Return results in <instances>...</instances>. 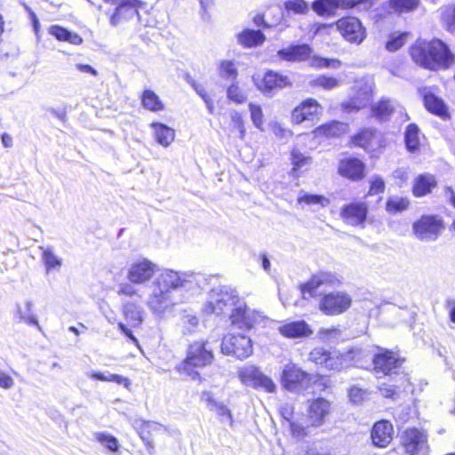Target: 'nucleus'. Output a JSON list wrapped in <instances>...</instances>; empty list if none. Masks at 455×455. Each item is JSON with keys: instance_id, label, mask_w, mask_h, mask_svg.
I'll use <instances>...</instances> for the list:
<instances>
[{"instance_id": "obj_1", "label": "nucleus", "mask_w": 455, "mask_h": 455, "mask_svg": "<svg viewBox=\"0 0 455 455\" xmlns=\"http://www.w3.org/2000/svg\"><path fill=\"white\" fill-rule=\"evenodd\" d=\"M204 311L218 315H228L231 324L243 330L251 329L262 318L259 312L248 309L237 291L228 285H220L211 290Z\"/></svg>"}, {"instance_id": "obj_2", "label": "nucleus", "mask_w": 455, "mask_h": 455, "mask_svg": "<svg viewBox=\"0 0 455 455\" xmlns=\"http://www.w3.org/2000/svg\"><path fill=\"white\" fill-rule=\"evenodd\" d=\"M413 60L430 70L447 69L455 62V56L440 39L422 42L411 48Z\"/></svg>"}, {"instance_id": "obj_3", "label": "nucleus", "mask_w": 455, "mask_h": 455, "mask_svg": "<svg viewBox=\"0 0 455 455\" xmlns=\"http://www.w3.org/2000/svg\"><path fill=\"white\" fill-rule=\"evenodd\" d=\"M213 359V351L208 347L206 341H195L188 346L186 358L176 369L181 375H186L192 380L202 381L200 373L195 368L210 365Z\"/></svg>"}, {"instance_id": "obj_4", "label": "nucleus", "mask_w": 455, "mask_h": 455, "mask_svg": "<svg viewBox=\"0 0 455 455\" xmlns=\"http://www.w3.org/2000/svg\"><path fill=\"white\" fill-rule=\"evenodd\" d=\"M277 56L283 60L291 62L308 61L311 67L328 68L331 63L339 64V60H328L314 54L312 47L307 44H291L277 52Z\"/></svg>"}, {"instance_id": "obj_5", "label": "nucleus", "mask_w": 455, "mask_h": 455, "mask_svg": "<svg viewBox=\"0 0 455 455\" xmlns=\"http://www.w3.org/2000/svg\"><path fill=\"white\" fill-rule=\"evenodd\" d=\"M199 275L194 272H177L163 269L153 282V285L172 294L180 288H191L198 283Z\"/></svg>"}, {"instance_id": "obj_6", "label": "nucleus", "mask_w": 455, "mask_h": 455, "mask_svg": "<svg viewBox=\"0 0 455 455\" xmlns=\"http://www.w3.org/2000/svg\"><path fill=\"white\" fill-rule=\"evenodd\" d=\"M443 230V220L436 215H423L413 224L414 234L422 242L436 241Z\"/></svg>"}, {"instance_id": "obj_7", "label": "nucleus", "mask_w": 455, "mask_h": 455, "mask_svg": "<svg viewBox=\"0 0 455 455\" xmlns=\"http://www.w3.org/2000/svg\"><path fill=\"white\" fill-rule=\"evenodd\" d=\"M310 381V375L295 363H289L284 365L281 374V383L286 390L299 393L308 387Z\"/></svg>"}, {"instance_id": "obj_8", "label": "nucleus", "mask_w": 455, "mask_h": 455, "mask_svg": "<svg viewBox=\"0 0 455 455\" xmlns=\"http://www.w3.org/2000/svg\"><path fill=\"white\" fill-rule=\"evenodd\" d=\"M237 374L241 382L248 387L260 388L267 393H274L276 389L274 381L254 365L243 366Z\"/></svg>"}, {"instance_id": "obj_9", "label": "nucleus", "mask_w": 455, "mask_h": 455, "mask_svg": "<svg viewBox=\"0 0 455 455\" xmlns=\"http://www.w3.org/2000/svg\"><path fill=\"white\" fill-rule=\"evenodd\" d=\"M221 352L243 360L252 354L251 339L245 335H226L221 343Z\"/></svg>"}, {"instance_id": "obj_10", "label": "nucleus", "mask_w": 455, "mask_h": 455, "mask_svg": "<svg viewBox=\"0 0 455 455\" xmlns=\"http://www.w3.org/2000/svg\"><path fill=\"white\" fill-rule=\"evenodd\" d=\"M104 2L115 6V11L110 16V23L113 26L134 16L140 19L139 9L145 5V3L140 0H104Z\"/></svg>"}, {"instance_id": "obj_11", "label": "nucleus", "mask_w": 455, "mask_h": 455, "mask_svg": "<svg viewBox=\"0 0 455 455\" xmlns=\"http://www.w3.org/2000/svg\"><path fill=\"white\" fill-rule=\"evenodd\" d=\"M352 304L349 294L344 291H332L325 294L319 302V309L327 315H338L346 312Z\"/></svg>"}, {"instance_id": "obj_12", "label": "nucleus", "mask_w": 455, "mask_h": 455, "mask_svg": "<svg viewBox=\"0 0 455 455\" xmlns=\"http://www.w3.org/2000/svg\"><path fill=\"white\" fill-rule=\"evenodd\" d=\"M373 372L378 379L396 376L398 369V358L393 352L378 347V352L372 359Z\"/></svg>"}, {"instance_id": "obj_13", "label": "nucleus", "mask_w": 455, "mask_h": 455, "mask_svg": "<svg viewBox=\"0 0 455 455\" xmlns=\"http://www.w3.org/2000/svg\"><path fill=\"white\" fill-rule=\"evenodd\" d=\"M337 276L331 272H319L314 275L310 280L300 285L303 299H308L320 294L319 289L325 286H335L339 283Z\"/></svg>"}, {"instance_id": "obj_14", "label": "nucleus", "mask_w": 455, "mask_h": 455, "mask_svg": "<svg viewBox=\"0 0 455 455\" xmlns=\"http://www.w3.org/2000/svg\"><path fill=\"white\" fill-rule=\"evenodd\" d=\"M157 271V266L148 259H139L128 268L127 279L134 284H144L149 282Z\"/></svg>"}, {"instance_id": "obj_15", "label": "nucleus", "mask_w": 455, "mask_h": 455, "mask_svg": "<svg viewBox=\"0 0 455 455\" xmlns=\"http://www.w3.org/2000/svg\"><path fill=\"white\" fill-rule=\"evenodd\" d=\"M147 305L154 315H164L174 307L175 302L172 299V294L152 284Z\"/></svg>"}, {"instance_id": "obj_16", "label": "nucleus", "mask_w": 455, "mask_h": 455, "mask_svg": "<svg viewBox=\"0 0 455 455\" xmlns=\"http://www.w3.org/2000/svg\"><path fill=\"white\" fill-rule=\"evenodd\" d=\"M336 24L343 37L351 43L360 44L365 38V30L356 18H344Z\"/></svg>"}, {"instance_id": "obj_17", "label": "nucleus", "mask_w": 455, "mask_h": 455, "mask_svg": "<svg viewBox=\"0 0 455 455\" xmlns=\"http://www.w3.org/2000/svg\"><path fill=\"white\" fill-rule=\"evenodd\" d=\"M132 426L147 446L148 454L153 455L155 447L151 440L152 433L165 431V427L155 421H145L140 419L134 420L132 422Z\"/></svg>"}, {"instance_id": "obj_18", "label": "nucleus", "mask_w": 455, "mask_h": 455, "mask_svg": "<svg viewBox=\"0 0 455 455\" xmlns=\"http://www.w3.org/2000/svg\"><path fill=\"white\" fill-rule=\"evenodd\" d=\"M322 113V107L314 99H307L301 102L292 111L291 118L296 124H300L306 120H313Z\"/></svg>"}, {"instance_id": "obj_19", "label": "nucleus", "mask_w": 455, "mask_h": 455, "mask_svg": "<svg viewBox=\"0 0 455 455\" xmlns=\"http://www.w3.org/2000/svg\"><path fill=\"white\" fill-rule=\"evenodd\" d=\"M363 0H316L312 4V9L319 15L331 16L339 8H352Z\"/></svg>"}, {"instance_id": "obj_20", "label": "nucleus", "mask_w": 455, "mask_h": 455, "mask_svg": "<svg viewBox=\"0 0 455 455\" xmlns=\"http://www.w3.org/2000/svg\"><path fill=\"white\" fill-rule=\"evenodd\" d=\"M367 206L363 203H353L342 208L340 216L349 225L358 226L364 222Z\"/></svg>"}, {"instance_id": "obj_21", "label": "nucleus", "mask_w": 455, "mask_h": 455, "mask_svg": "<svg viewBox=\"0 0 455 455\" xmlns=\"http://www.w3.org/2000/svg\"><path fill=\"white\" fill-rule=\"evenodd\" d=\"M371 437L375 446L387 447L393 438V426L387 420L375 423L371 429Z\"/></svg>"}, {"instance_id": "obj_22", "label": "nucleus", "mask_w": 455, "mask_h": 455, "mask_svg": "<svg viewBox=\"0 0 455 455\" xmlns=\"http://www.w3.org/2000/svg\"><path fill=\"white\" fill-rule=\"evenodd\" d=\"M331 411V403L323 398H318L311 402L308 409L310 425L319 427L323 424L325 418Z\"/></svg>"}, {"instance_id": "obj_23", "label": "nucleus", "mask_w": 455, "mask_h": 455, "mask_svg": "<svg viewBox=\"0 0 455 455\" xmlns=\"http://www.w3.org/2000/svg\"><path fill=\"white\" fill-rule=\"evenodd\" d=\"M372 87L369 84H363L351 100L343 104L347 110H359L365 108L371 100Z\"/></svg>"}, {"instance_id": "obj_24", "label": "nucleus", "mask_w": 455, "mask_h": 455, "mask_svg": "<svg viewBox=\"0 0 455 455\" xmlns=\"http://www.w3.org/2000/svg\"><path fill=\"white\" fill-rule=\"evenodd\" d=\"M339 172L353 180H361L364 175V164L357 158H347L339 162Z\"/></svg>"}, {"instance_id": "obj_25", "label": "nucleus", "mask_w": 455, "mask_h": 455, "mask_svg": "<svg viewBox=\"0 0 455 455\" xmlns=\"http://www.w3.org/2000/svg\"><path fill=\"white\" fill-rule=\"evenodd\" d=\"M258 88L264 93H270L275 89L284 88L289 84L288 77L278 73L268 71L260 82L256 83Z\"/></svg>"}, {"instance_id": "obj_26", "label": "nucleus", "mask_w": 455, "mask_h": 455, "mask_svg": "<svg viewBox=\"0 0 455 455\" xmlns=\"http://www.w3.org/2000/svg\"><path fill=\"white\" fill-rule=\"evenodd\" d=\"M278 330L283 336L291 339L304 338L312 333V330L305 321L288 323L280 326Z\"/></svg>"}, {"instance_id": "obj_27", "label": "nucleus", "mask_w": 455, "mask_h": 455, "mask_svg": "<svg viewBox=\"0 0 455 455\" xmlns=\"http://www.w3.org/2000/svg\"><path fill=\"white\" fill-rule=\"evenodd\" d=\"M353 144L365 150L374 151L380 142V135L373 130H364L352 139Z\"/></svg>"}, {"instance_id": "obj_28", "label": "nucleus", "mask_w": 455, "mask_h": 455, "mask_svg": "<svg viewBox=\"0 0 455 455\" xmlns=\"http://www.w3.org/2000/svg\"><path fill=\"white\" fill-rule=\"evenodd\" d=\"M426 443V436L416 428L406 430L403 436V445L406 449V452L413 453L420 451Z\"/></svg>"}, {"instance_id": "obj_29", "label": "nucleus", "mask_w": 455, "mask_h": 455, "mask_svg": "<svg viewBox=\"0 0 455 455\" xmlns=\"http://www.w3.org/2000/svg\"><path fill=\"white\" fill-rule=\"evenodd\" d=\"M423 98L424 105L429 112L440 116L443 119H445L449 116L447 107L442 99L435 96L427 89L424 90Z\"/></svg>"}, {"instance_id": "obj_30", "label": "nucleus", "mask_w": 455, "mask_h": 455, "mask_svg": "<svg viewBox=\"0 0 455 455\" xmlns=\"http://www.w3.org/2000/svg\"><path fill=\"white\" fill-rule=\"evenodd\" d=\"M347 125L345 123L331 121L315 129V138H335L347 132Z\"/></svg>"}, {"instance_id": "obj_31", "label": "nucleus", "mask_w": 455, "mask_h": 455, "mask_svg": "<svg viewBox=\"0 0 455 455\" xmlns=\"http://www.w3.org/2000/svg\"><path fill=\"white\" fill-rule=\"evenodd\" d=\"M355 353H359V351L353 348L344 354L332 355L330 354L324 367L329 370L341 371L342 369L347 368L352 364V361L355 358Z\"/></svg>"}, {"instance_id": "obj_32", "label": "nucleus", "mask_w": 455, "mask_h": 455, "mask_svg": "<svg viewBox=\"0 0 455 455\" xmlns=\"http://www.w3.org/2000/svg\"><path fill=\"white\" fill-rule=\"evenodd\" d=\"M437 186L435 177L430 173H424L419 175L414 180L413 195L417 197H421L431 193L432 189Z\"/></svg>"}, {"instance_id": "obj_33", "label": "nucleus", "mask_w": 455, "mask_h": 455, "mask_svg": "<svg viewBox=\"0 0 455 455\" xmlns=\"http://www.w3.org/2000/svg\"><path fill=\"white\" fill-rule=\"evenodd\" d=\"M264 41L265 36L259 30L244 29L237 35L238 44L247 48L260 45Z\"/></svg>"}, {"instance_id": "obj_34", "label": "nucleus", "mask_w": 455, "mask_h": 455, "mask_svg": "<svg viewBox=\"0 0 455 455\" xmlns=\"http://www.w3.org/2000/svg\"><path fill=\"white\" fill-rule=\"evenodd\" d=\"M151 127L154 130V135L156 141L163 147H169L175 139L173 129L160 123H152Z\"/></svg>"}, {"instance_id": "obj_35", "label": "nucleus", "mask_w": 455, "mask_h": 455, "mask_svg": "<svg viewBox=\"0 0 455 455\" xmlns=\"http://www.w3.org/2000/svg\"><path fill=\"white\" fill-rule=\"evenodd\" d=\"M140 100L143 108L149 111L159 112L164 108V103L152 90H145L141 94Z\"/></svg>"}, {"instance_id": "obj_36", "label": "nucleus", "mask_w": 455, "mask_h": 455, "mask_svg": "<svg viewBox=\"0 0 455 455\" xmlns=\"http://www.w3.org/2000/svg\"><path fill=\"white\" fill-rule=\"evenodd\" d=\"M404 142L410 153H416L419 149V130L414 124H409L404 134Z\"/></svg>"}, {"instance_id": "obj_37", "label": "nucleus", "mask_w": 455, "mask_h": 455, "mask_svg": "<svg viewBox=\"0 0 455 455\" xmlns=\"http://www.w3.org/2000/svg\"><path fill=\"white\" fill-rule=\"evenodd\" d=\"M123 312L127 320H129L133 326L140 325L142 321L143 311L141 307L133 302H126L123 306Z\"/></svg>"}, {"instance_id": "obj_38", "label": "nucleus", "mask_w": 455, "mask_h": 455, "mask_svg": "<svg viewBox=\"0 0 455 455\" xmlns=\"http://www.w3.org/2000/svg\"><path fill=\"white\" fill-rule=\"evenodd\" d=\"M51 34L60 41H66L75 45H79L83 43V39L79 35L59 26H52L51 28Z\"/></svg>"}, {"instance_id": "obj_39", "label": "nucleus", "mask_w": 455, "mask_h": 455, "mask_svg": "<svg viewBox=\"0 0 455 455\" xmlns=\"http://www.w3.org/2000/svg\"><path fill=\"white\" fill-rule=\"evenodd\" d=\"M32 308L33 303L30 300H28L24 308H21L20 306L17 307V315L21 321H24L28 324L36 325L40 329L36 316L32 314Z\"/></svg>"}, {"instance_id": "obj_40", "label": "nucleus", "mask_w": 455, "mask_h": 455, "mask_svg": "<svg viewBox=\"0 0 455 455\" xmlns=\"http://www.w3.org/2000/svg\"><path fill=\"white\" fill-rule=\"evenodd\" d=\"M42 250V259L44 264L46 267L47 271H49L52 268H59L60 267L62 264V259L59 257H57L52 248L50 247H40Z\"/></svg>"}, {"instance_id": "obj_41", "label": "nucleus", "mask_w": 455, "mask_h": 455, "mask_svg": "<svg viewBox=\"0 0 455 455\" xmlns=\"http://www.w3.org/2000/svg\"><path fill=\"white\" fill-rule=\"evenodd\" d=\"M371 109L373 115L380 120L387 119L394 112V108L387 100L379 101Z\"/></svg>"}, {"instance_id": "obj_42", "label": "nucleus", "mask_w": 455, "mask_h": 455, "mask_svg": "<svg viewBox=\"0 0 455 455\" xmlns=\"http://www.w3.org/2000/svg\"><path fill=\"white\" fill-rule=\"evenodd\" d=\"M339 79L331 76H319L310 82L312 86H319L325 90H331L339 85Z\"/></svg>"}, {"instance_id": "obj_43", "label": "nucleus", "mask_w": 455, "mask_h": 455, "mask_svg": "<svg viewBox=\"0 0 455 455\" xmlns=\"http://www.w3.org/2000/svg\"><path fill=\"white\" fill-rule=\"evenodd\" d=\"M227 97L228 100L236 104H242L247 100V96L238 86L237 83H233L230 86H228L227 89Z\"/></svg>"}, {"instance_id": "obj_44", "label": "nucleus", "mask_w": 455, "mask_h": 455, "mask_svg": "<svg viewBox=\"0 0 455 455\" xmlns=\"http://www.w3.org/2000/svg\"><path fill=\"white\" fill-rule=\"evenodd\" d=\"M237 69L235 63L230 60H223L220 66V75L224 79H231L235 81L237 77Z\"/></svg>"}, {"instance_id": "obj_45", "label": "nucleus", "mask_w": 455, "mask_h": 455, "mask_svg": "<svg viewBox=\"0 0 455 455\" xmlns=\"http://www.w3.org/2000/svg\"><path fill=\"white\" fill-rule=\"evenodd\" d=\"M299 204H306L307 205L319 204L322 207H325L329 204L330 201L328 198L318 196V195H307L305 194L298 198Z\"/></svg>"}, {"instance_id": "obj_46", "label": "nucleus", "mask_w": 455, "mask_h": 455, "mask_svg": "<svg viewBox=\"0 0 455 455\" xmlns=\"http://www.w3.org/2000/svg\"><path fill=\"white\" fill-rule=\"evenodd\" d=\"M291 163L293 165L292 171L297 172L302 167L311 164L312 159L294 149L291 152Z\"/></svg>"}, {"instance_id": "obj_47", "label": "nucleus", "mask_w": 455, "mask_h": 455, "mask_svg": "<svg viewBox=\"0 0 455 455\" xmlns=\"http://www.w3.org/2000/svg\"><path fill=\"white\" fill-rule=\"evenodd\" d=\"M249 110L251 113V122L253 123L254 126L257 127L258 129L263 131L264 119H263V113H262V109H261L260 106L253 104V103H250Z\"/></svg>"}, {"instance_id": "obj_48", "label": "nucleus", "mask_w": 455, "mask_h": 455, "mask_svg": "<svg viewBox=\"0 0 455 455\" xmlns=\"http://www.w3.org/2000/svg\"><path fill=\"white\" fill-rule=\"evenodd\" d=\"M230 118L233 125L232 132H236L238 137L243 140L245 137V128L242 116L237 111L234 110L230 113Z\"/></svg>"}, {"instance_id": "obj_49", "label": "nucleus", "mask_w": 455, "mask_h": 455, "mask_svg": "<svg viewBox=\"0 0 455 455\" xmlns=\"http://www.w3.org/2000/svg\"><path fill=\"white\" fill-rule=\"evenodd\" d=\"M214 412L218 415L220 418V420L221 422H226L229 426H232L234 423L233 416L231 413V411L221 402H220L215 407H214Z\"/></svg>"}, {"instance_id": "obj_50", "label": "nucleus", "mask_w": 455, "mask_h": 455, "mask_svg": "<svg viewBox=\"0 0 455 455\" xmlns=\"http://www.w3.org/2000/svg\"><path fill=\"white\" fill-rule=\"evenodd\" d=\"M96 439L101 444L105 445L108 450L116 451L118 450V442L116 437L105 433L96 434Z\"/></svg>"}, {"instance_id": "obj_51", "label": "nucleus", "mask_w": 455, "mask_h": 455, "mask_svg": "<svg viewBox=\"0 0 455 455\" xmlns=\"http://www.w3.org/2000/svg\"><path fill=\"white\" fill-rule=\"evenodd\" d=\"M329 355L330 352L326 349L323 347H316L310 352L309 358L316 364L323 365L324 367Z\"/></svg>"}, {"instance_id": "obj_52", "label": "nucleus", "mask_w": 455, "mask_h": 455, "mask_svg": "<svg viewBox=\"0 0 455 455\" xmlns=\"http://www.w3.org/2000/svg\"><path fill=\"white\" fill-rule=\"evenodd\" d=\"M182 323L186 333H191L197 327L199 319L195 315L186 313L182 316Z\"/></svg>"}, {"instance_id": "obj_53", "label": "nucleus", "mask_w": 455, "mask_h": 455, "mask_svg": "<svg viewBox=\"0 0 455 455\" xmlns=\"http://www.w3.org/2000/svg\"><path fill=\"white\" fill-rule=\"evenodd\" d=\"M400 386L403 387V393L411 395V399H409V401H411L414 403L416 401V399L414 398V393L416 388L414 383L411 381V378L407 373H404L403 374V376H400Z\"/></svg>"}, {"instance_id": "obj_54", "label": "nucleus", "mask_w": 455, "mask_h": 455, "mask_svg": "<svg viewBox=\"0 0 455 455\" xmlns=\"http://www.w3.org/2000/svg\"><path fill=\"white\" fill-rule=\"evenodd\" d=\"M443 19L447 30L455 34V5L446 10Z\"/></svg>"}, {"instance_id": "obj_55", "label": "nucleus", "mask_w": 455, "mask_h": 455, "mask_svg": "<svg viewBox=\"0 0 455 455\" xmlns=\"http://www.w3.org/2000/svg\"><path fill=\"white\" fill-rule=\"evenodd\" d=\"M133 284L134 283H124L119 284L117 291L118 295H124L128 297L138 296L139 298H140L141 296L139 294L138 290L134 287Z\"/></svg>"}, {"instance_id": "obj_56", "label": "nucleus", "mask_w": 455, "mask_h": 455, "mask_svg": "<svg viewBox=\"0 0 455 455\" xmlns=\"http://www.w3.org/2000/svg\"><path fill=\"white\" fill-rule=\"evenodd\" d=\"M289 427L292 435L296 437H303L307 435V429L308 428V425L304 426L303 424L293 421L290 422Z\"/></svg>"}, {"instance_id": "obj_57", "label": "nucleus", "mask_w": 455, "mask_h": 455, "mask_svg": "<svg viewBox=\"0 0 455 455\" xmlns=\"http://www.w3.org/2000/svg\"><path fill=\"white\" fill-rule=\"evenodd\" d=\"M286 7L296 13H303L307 10V4L304 0L290 1L286 4Z\"/></svg>"}, {"instance_id": "obj_58", "label": "nucleus", "mask_w": 455, "mask_h": 455, "mask_svg": "<svg viewBox=\"0 0 455 455\" xmlns=\"http://www.w3.org/2000/svg\"><path fill=\"white\" fill-rule=\"evenodd\" d=\"M201 400L206 403L210 411H214V407L220 403L213 397L211 391H203L201 393Z\"/></svg>"}, {"instance_id": "obj_59", "label": "nucleus", "mask_w": 455, "mask_h": 455, "mask_svg": "<svg viewBox=\"0 0 455 455\" xmlns=\"http://www.w3.org/2000/svg\"><path fill=\"white\" fill-rule=\"evenodd\" d=\"M420 0H400V13L412 12L418 8Z\"/></svg>"}, {"instance_id": "obj_60", "label": "nucleus", "mask_w": 455, "mask_h": 455, "mask_svg": "<svg viewBox=\"0 0 455 455\" xmlns=\"http://www.w3.org/2000/svg\"><path fill=\"white\" fill-rule=\"evenodd\" d=\"M384 181L380 178H374L371 181V187L369 190V195H378L384 190Z\"/></svg>"}, {"instance_id": "obj_61", "label": "nucleus", "mask_w": 455, "mask_h": 455, "mask_svg": "<svg viewBox=\"0 0 455 455\" xmlns=\"http://www.w3.org/2000/svg\"><path fill=\"white\" fill-rule=\"evenodd\" d=\"M14 386L13 379L7 373L0 371V387L10 389Z\"/></svg>"}, {"instance_id": "obj_62", "label": "nucleus", "mask_w": 455, "mask_h": 455, "mask_svg": "<svg viewBox=\"0 0 455 455\" xmlns=\"http://www.w3.org/2000/svg\"><path fill=\"white\" fill-rule=\"evenodd\" d=\"M280 413L283 419L287 422L288 426L290 425V422H293L291 420L293 415V407L291 405L288 403L283 405L280 409Z\"/></svg>"}, {"instance_id": "obj_63", "label": "nucleus", "mask_w": 455, "mask_h": 455, "mask_svg": "<svg viewBox=\"0 0 455 455\" xmlns=\"http://www.w3.org/2000/svg\"><path fill=\"white\" fill-rule=\"evenodd\" d=\"M386 49L391 52L398 50V35L396 33H392L389 36L388 40L386 42Z\"/></svg>"}, {"instance_id": "obj_64", "label": "nucleus", "mask_w": 455, "mask_h": 455, "mask_svg": "<svg viewBox=\"0 0 455 455\" xmlns=\"http://www.w3.org/2000/svg\"><path fill=\"white\" fill-rule=\"evenodd\" d=\"M319 334L321 335V338L323 339H335L338 338L340 334V331L337 329L331 328V329H321L319 331Z\"/></svg>"}]
</instances>
